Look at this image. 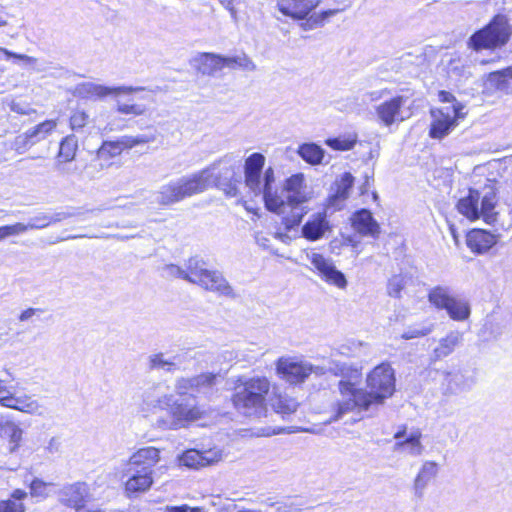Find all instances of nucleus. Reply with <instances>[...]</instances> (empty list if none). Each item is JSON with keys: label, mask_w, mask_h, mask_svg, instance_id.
I'll return each instance as SVG.
<instances>
[{"label": "nucleus", "mask_w": 512, "mask_h": 512, "mask_svg": "<svg viewBox=\"0 0 512 512\" xmlns=\"http://www.w3.org/2000/svg\"><path fill=\"white\" fill-rule=\"evenodd\" d=\"M275 176L272 167L264 171L263 176V200L267 210L282 215V224L287 231L297 228L309 209L304 204L313 198V191L305 182L302 173H297L286 179L284 198L274 188Z\"/></svg>", "instance_id": "f257e3e1"}, {"label": "nucleus", "mask_w": 512, "mask_h": 512, "mask_svg": "<svg viewBox=\"0 0 512 512\" xmlns=\"http://www.w3.org/2000/svg\"><path fill=\"white\" fill-rule=\"evenodd\" d=\"M367 390L356 389L348 381L339 382V390L342 399L338 400L333 407V416L327 423L338 421L348 412L355 408L369 410L378 407L391 397L395 390L394 370L388 363L376 366L366 378Z\"/></svg>", "instance_id": "f03ea898"}, {"label": "nucleus", "mask_w": 512, "mask_h": 512, "mask_svg": "<svg viewBox=\"0 0 512 512\" xmlns=\"http://www.w3.org/2000/svg\"><path fill=\"white\" fill-rule=\"evenodd\" d=\"M269 391L270 381L266 377H239L233 388L232 404L241 415L260 418L266 415Z\"/></svg>", "instance_id": "7ed1b4c3"}, {"label": "nucleus", "mask_w": 512, "mask_h": 512, "mask_svg": "<svg viewBox=\"0 0 512 512\" xmlns=\"http://www.w3.org/2000/svg\"><path fill=\"white\" fill-rule=\"evenodd\" d=\"M209 177L208 170H200L172 179L159 188L157 203L161 206H172L186 198L203 193L208 189Z\"/></svg>", "instance_id": "20e7f679"}, {"label": "nucleus", "mask_w": 512, "mask_h": 512, "mask_svg": "<svg viewBox=\"0 0 512 512\" xmlns=\"http://www.w3.org/2000/svg\"><path fill=\"white\" fill-rule=\"evenodd\" d=\"M496 190L494 184L485 185L481 190L469 189L468 194L457 203L458 212L470 221L483 219L487 224L498 222L495 211Z\"/></svg>", "instance_id": "39448f33"}, {"label": "nucleus", "mask_w": 512, "mask_h": 512, "mask_svg": "<svg viewBox=\"0 0 512 512\" xmlns=\"http://www.w3.org/2000/svg\"><path fill=\"white\" fill-rule=\"evenodd\" d=\"M512 34V26L506 15L497 14L482 29L471 35L468 45L475 51L496 50L505 46Z\"/></svg>", "instance_id": "423d86ee"}, {"label": "nucleus", "mask_w": 512, "mask_h": 512, "mask_svg": "<svg viewBox=\"0 0 512 512\" xmlns=\"http://www.w3.org/2000/svg\"><path fill=\"white\" fill-rule=\"evenodd\" d=\"M168 414L158 417L154 426L161 430H177L185 427L188 423L201 418L202 411L196 405L190 402L188 398L174 399L168 406Z\"/></svg>", "instance_id": "0eeeda50"}, {"label": "nucleus", "mask_w": 512, "mask_h": 512, "mask_svg": "<svg viewBox=\"0 0 512 512\" xmlns=\"http://www.w3.org/2000/svg\"><path fill=\"white\" fill-rule=\"evenodd\" d=\"M275 366L277 375L291 385L304 383L312 374L316 376L324 375V369L321 365L313 364L298 357H280Z\"/></svg>", "instance_id": "6e6552de"}, {"label": "nucleus", "mask_w": 512, "mask_h": 512, "mask_svg": "<svg viewBox=\"0 0 512 512\" xmlns=\"http://www.w3.org/2000/svg\"><path fill=\"white\" fill-rule=\"evenodd\" d=\"M413 101L406 95H396L384 100L375 107V116L379 124L391 127L410 119L413 115Z\"/></svg>", "instance_id": "1a4fd4ad"}, {"label": "nucleus", "mask_w": 512, "mask_h": 512, "mask_svg": "<svg viewBox=\"0 0 512 512\" xmlns=\"http://www.w3.org/2000/svg\"><path fill=\"white\" fill-rule=\"evenodd\" d=\"M204 170H208L210 174L208 188L214 185L223 190L227 196H237L238 180L236 175L237 170H239V165H236L231 157L225 156Z\"/></svg>", "instance_id": "9d476101"}, {"label": "nucleus", "mask_w": 512, "mask_h": 512, "mask_svg": "<svg viewBox=\"0 0 512 512\" xmlns=\"http://www.w3.org/2000/svg\"><path fill=\"white\" fill-rule=\"evenodd\" d=\"M306 259L310 263L309 269L316 273L321 280L339 289H346L348 281L345 275L337 269L331 258L310 251L306 252Z\"/></svg>", "instance_id": "9b49d317"}, {"label": "nucleus", "mask_w": 512, "mask_h": 512, "mask_svg": "<svg viewBox=\"0 0 512 512\" xmlns=\"http://www.w3.org/2000/svg\"><path fill=\"white\" fill-rule=\"evenodd\" d=\"M463 106L460 103L451 107L441 109H432V123L429 135L434 139H442L447 136L450 131L457 126V121L464 118L465 113L462 112Z\"/></svg>", "instance_id": "f8f14e48"}, {"label": "nucleus", "mask_w": 512, "mask_h": 512, "mask_svg": "<svg viewBox=\"0 0 512 512\" xmlns=\"http://www.w3.org/2000/svg\"><path fill=\"white\" fill-rule=\"evenodd\" d=\"M145 90V87L140 86L108 87L94 82H83L75 87L74 93L82 99L103 100L108 96L128 95Z\"/></svg>", "instance_id": "ddd939ff"}, {"label": "nucleus", "mask_w": 512, "mask_h": 512, "mask_svg": "<svg viewBox=\"0 0 512 512\" xmlns=\"http://www.w3.org/2000/svg\"><path fill=\"white\" fill-rule=\"evenodd\" d=\"M219 373L206 372L192 377H181L175 382V391L179 396H185L190 391L208 395L218 383Z\"/></svg>", "instance_id": "4468645a"}, {"label": "nucleus", "mask_w": 512, "mask_h": 512, "mask_svg": "<svg viewBox=\"0 0 512 512\" xmlns=\"http://www.w3.org/2000/svg\"><path fill=\"white\" fill-rule=\"evenodd\" d=\"M264 164L265 157L261 153H253L245 160V184L256 196H263V184L260 175Z\"/></svg>", "instance_id": "2eb2a0df"}, {"label": "nucleus", "mask_w": 512, "mask_h": 512, "mask_svg": "<svg viewBox=\"0 0 512 512\" xmlns=\"http://www.w3.org/2000/svg\"><path fill=\"white\" fill-rule=\"evenodd\" d=\"M89 488L85 482L64 485L58 492V500L63 505L79 510L84 507Z\"/></svg>", "instance_id": "dca6fc26"}, {"label": "nucleus", "mask_w": 512, "mask_h": 512, "mask_svg": "<svg viewBox=\"0 0 512 512\" xmlns=\"http://www.w3.org/2000/svg\"><path fill=\"white\" fill-rule=\"evenodd\" d=\"M160 461V450L158 448L149 446L138 449L134 452L127 463V471L132 472V469H139L145 472H152L153 467Z\"/></svg>", "instance_id": "f3484780"}, {"label": "nucleus", "mask_w": 512, "mask_h": 512, "mask_svg": "<svg viewBox=\"0 0 512 512\" xmlns=\"http://www.w3.org/2000/svg\"><path fill=\"white\" fill-rule=\"evenodd\" d=\"M23 434L24 431L17 422L5 417L0 418V439L10 454L16 453L20 448Z\"/></svg>", "instance_id": "a211bd4d"}, {"label": "nucleus", "mask_w": 512, "mask_h": 512, "mask_svg": "<svg viewBox=\"0 0 512 512\" xmlns=\"http://www.w3.org/2000/svg\"><path fill=\"white\" fill-rule=\"evenodd\" d=\"M200 287L226 298L235 299L237 297L234 288L219 270H209L204 280L201 281Z\"/></svg>", "instance_id": "6ab92c4d"}, {"label": "nucleus", "mask_w": 512, "mask_h": 512, "mask_svg": "<svg viewBox=\"0 0 512 512\" xmlns=\"http://www.w3.org/2000/svg\"><path fill=\"white\" fill-rule=\"evenodd\" d=\"M222 458L220 450L210 449L206 451H198L190 449L183 453L180 457L181 465L189 468L198 469L218 462Z\"/></svg>", "instance_id": "aec40b11"}, {"label": "nucleus", "mask_w": 512, "mask_h": 512, "mask_svg": "<svg viewBox=\"0 0 512 512\" xmlns=\"http://www.w3.org/2000/svg\"><path fill=\"white\" fill-rule=\"evenodd\" d=\"M321 0H280V12L296 20L306 19L307 16L319 6Z\"/></svg>", "instance_id": "412c9836"}, {"label": "nucleus", "mask_w": 512, "mask_h": 512, "mask_svg": "<svg viewBox=\"0 0 512 512\" xmlns=\"http://www.w3.org/2000/svg\"><path fill=\"white\" fill-rule=\"evenodd\" d=\"M330 230V224L327 220L325 211L312 214L306 223L302 226V236L309 241H317L324 237Z\"/></svg>", "instance_id": "4be33fe9"}, {"label": "nucleus", "mask_w": 512, "mask_h": 512, "mask_svg": "<svg viewBox=\"0 0 512 512\" xmlns=\"http://www.w3.org/2000/svg\"><path fill=\"white\" fill-rule=\"evenodd\" d=\"M78 149L77 137L73 134L68 135L60 142L59 152L55 161V169L60 174H68L69 170L66 163L74 160Z\"/></svg>", "instance_id": "5701e85b"}, {"label": "nucleus", "mask_w": 512, "mask_h": 512, "mask_svg": "<svg viewBox=\"0 0 512 512\" xmlns=\"http://www.w3.org/2000/svg\"><path fill=\"white\" fill-rule=\"evenodd\" d=\"M468 248L478 254L487 252L496 244V237L483 229H473L466 236Z\"/></svg>", "instance_id": "b1692460"}, {"label": "nucleus", "mask_w": 512, "mask_h": 512, "mask_svg": "<svg viewBox=\"0 0 512 512\" xmlns=\"http://www.w3.org/2000/svg\"><path fill=\"white\" fill-rule=\"evenodd\" d=\"M463 343V333L458 330L450 331L438 341V345L432 352V360H442L451 355L457 347Z\"/></svg>", "instance_id": "393cba45"}, {"label": "nucleus", "mask_w": 512, "mask_h": 512, "mask_svg": "<svg viewBox=\"0 0 512 512\" xmlns=\"http://www.w3.org/2000/svg\"><path fill=\"white\" fill-rule=\"evenodd\" d=\"M5 408L17 410L27 414H41V405L32 395L16 394L13 391L8 397Z\"/></svg>", "instance_id": "a878e982"}, {"label": "nucleus", "mask_w": 512, "mask_h": 512, "mask_svg": "<svg viewBox=\"0 0 512 512\" xmlns=\"http://www.w3.org/2000/svg\"><path fill=\"white\" fill-rule=\"evenodd\" d=\"M354 177L346 172L334 184V192L328 198V207L334 210H340L344 201L348 198L350 189L352 188Z\"/></svg>", "instance_id": "bb28decb"}, {"label": "nucleus", "mask_w": 512, "mask_h": 512, "mask_svg": "<svg viewBox=\"0 0 512 512\" xmlns=\"http://www.w3.org/2000/svg\"><path fill=\"white\" fill-rule=\"evenodd\" d=\"M352 226L363 236L377 237L380 233L378 223L373 218L371 212L366 209H362L353 215Z\"/></svg>", "instance_id": "cd10ccee"}, {"label": "nucleus", "mask_w": 512, "mask_h": 512, "mask_svg": "<svg viewBox=\"0 0 512 512\" xmlns=\"http://www.w3.org/2000/svg\"><path fill=\"white\" fill-rule=\"evenodd\" d=\"M193 66L203 75L214 76L223 69L222 55L200 53L193 59Z\"/></svg>", "instance_id": "c85d7f7f"}, {"label": "nucleus", "mask_w": 512, "mask_h": 512, "mask_svg": "<svg viewBox=\"0 0 512 512\" xmlns=\"http://www.w3.org/2000/svg\"><path fill=\"white\" fill-rule=\"evenodd\" d=\"M56 127L57 122L55 120H46L19 135L16 142L23 145H33L45 139Z\"/></svg>", "instance_id": "c756f323"}, {"label": "nucleus", "mask_w": 512, "mask_h": 512, "mask_svg": "<svg viewBox=\"0 0 512 512\" xmlns=\"http://www.w3.org/2000/svg\"><path fill=\"white\" fill-rule=\"evenodd\" d=\"M126 474H130L125 483L126 492L129 494L146 492L153 484L152 472L132 469V472L126 470Z\"/></svg>", "instance_id": "7c9ffc66"}, {"label": "nucleus", "mask_w": 512, "mask_h": 512, "mask_svg": "<svg viewBox=\"0 0 512 512\" xmlns=\"http://www.w3.org/2000/svg\"><path fill=\"white\" fill-rule=\"evenodd\" d=\"M438 474V465L434 461H425L418 474L414 479V494L418 498H422L427 488L428 484L434 479Z\"/></svg>", "instance_id": "2f4dec72"}, {"label": "nucleus", "mask_w": 512, "mask_h": 512, "mask_svg": "<svg viewBox=\"0 0 512 512\" xmlns=\"http://www.w3.org/2000/svg\"><path fill=\"white\" fill-rule=\"evenodd\" d=\"M73 216H75V214L69 212H59L52 216L45 213H41L33 217L27 224L18 222L17 226L22 227L21 230H19V234H22L30 229H44L51 223H57Z\"/></svg>", "instance_id": "473e14b6"}, {"label": "nucleus", "mask_w": 512, "mask_h": 512, "mask_svg": "<svg viewBox=\"0 0 512 512\" xmlns=\"http://www.w3.org/2000/svg\"><path fill=\"white\" fill-rule=\"evenodd\" d=\"M486 85L499 92L512 93V66L491 72L487 77Z\"/></svg>", "instance_id": "72a5a7b5"}, {"label": "nucleus", "mask_w": 512, "mask_h": 512, "mask_svg": "<svg viewBox=\"0 0 512 512\" xmlns=\"http://www.w3.org/2000/svg\"><path fill=\"white\" fill-rule=\"evenodd\" d=\"M185 354H177L172 358L168 359L164 357L163 353H156L149 356V368L150 369H162L166 372H174L175 370L181 369Z\"/></svg>", "instance_id": "f704fd0d"}, {"label": "nucleus", "mask_w": 512, "mask_h": 512, "mask_svg": "<svg viewBox=\"0 0 512 512\" xmlns=\"http://www.w3.org/2000/svg\"><path fill=\"white\" fill-rule=\"evenodd\" d=\"M186 267V281L198 285H201V281L204 280L210 269L206 268V263L199 257H191L185 262Z\"/></svg>", "instance_id": "c9c22d12"}, {"label": "nucleus", "mask_w": 512, "mask_h": 512, "mask_svg": "<svg viewBox=\"0 0 512 512\" xmlns=\"http://www.w3.org/2000/svg\"><path fill=\"white\" fill-rule=\"evenodd\" d=\"M454 321H465L470 317L471 307L469 302L457 295H454L449 304L443 309Z\"/></svg>", "instance_id": "e433bc0d"}, {"label": "nucleus", "mask_w": 512, "mask_h": 512, "mask_svg": "<svg viewBox=\"0 0 512 512\" xmlns=\"http://www.w3.org/2000/svg\"><path fill=\"white\" fill-rule=\"evenodd\" d=\"M159 386H154L143 393V403L149 409H166L172 402V395L161 393Z\"/></svg>", "instance_id": "4c0bfd02"}, {"label": "nucleus", "mask_w": 512, "mask_h": 512, "mask_svg": "<svg viewBox=\"0 0 512 512\" xmlns=\"http://www.w3.org/2000/svg\"><path fill=\"white\" fill-rule=\"evenodd\" d=\"M297 154L310 165L322 163L325 151L316 143H304L298 147Z\"/></svg>", "instance_id": "58836bf2"}, {"label": "nucleus", "mask_w": 512, "mask_h": 512, "mask_svg": "<svg viewBox=\"0 0 512 512\" xmlns=\"http://www.w3.org/2000/svg\"><path fill=\"white\" fill-rule=\"evenodd\" d=\"M455 294L448 286H435L428 292V301L435 308L443 310Z\"/></svg>", "instance_id": "ea45409f"}, {"label": "nucleus", "mask_w": 512, "mask_h": 512, "mask_svg": "<svg viewBox=\"0 0 512 512\" xmlns=\"http://www.w3.org/2000/svg\"><path fill=\"white\" fill-rule=\"evenodd\" d=\"M222 63L223 68H229V69H242L245 71H255L256 70V64L253 62V60L248 57L245 53H242L240 55L231 56V57H225L222 56Z\"/></svg>", "instance_id": "a19ab883"}, {"label": "nucleus", "mask_w": 512, "mask_h": 512, "mask_svg": "<svg viewBox=\"0 0 512 512\" xmlns=\"http://www.w3.org/2000/svg\"><path fill=\"white\" fill-rule=\"evenodd\" d=\"M420 433H412L407 439L395 444L396 450L408 453L411 456H419L423 452V445L420 442Z\"/></svg>", "instance_id": "79ce46f5"}, {"label": "nucleus", "mask_w": 512, "mask_h": 512, "mask_svg": "<svg viewBox=\"0 0 512 512\" xmlns=\"http://www.w3.org/2000/svg\"><path fill=\"white\" fill-rule=\"evenodd\" d=\"M445 380L447 382V390L451 394H456L460 391L470 389L472 386V381H470L468 378H466L460 372H456V373L447 372Z\"/></svg>", "instance_id": "37998d69"}, {"label": "nucleus", "mask_w": 512, "mask_h": 512, "mask_svg": "<svg viewBox=\"0 0 512 512\" xmlns=\"http://www.w3.org/2000/svg\"><path fill=\"white\" fill-rule=\"evenodd\" d=\"M357 139V134L348 133L340 135L336 138H329L325 141V143L334 150L347 151L351 150L355 146Z\"/></svg>", "instance_id": "c03bdc74"}, {"label": "nucleus", "mask_w": 512, "mask_h": 512, "mask_svg": "<svg viewBox=\"0 0 512 512\" xmlns=\"http://www.w3.org/2000/svg\"><path fill=\"white\" fill-rule=\"evenodd\" d=\"M321 366L324 369V375L326 373H332L334 375L348 376L352 372L350 365L336 359H331L327 365Z\"/></svg>", "instance_id": "a18cd8bd"}, {"label": "nucleus", "mask_w": 512, "mask_h": 512, "mask_svg": "<svg viewBox=\"0 0 512 512\" xmlns=\"http://www.w3.org/2000/svg\"><path fill=\"white\" fill-rule=\"evenodd\" d=\"M116 111L125 115L142 116L146 113L147 107L143 104H128L117 101Z\"/></svg>", "instance_id": "49530a36"}, {"label": "nucleus", "mask_w": 512, "mask_h": 512, "mask_svg": "<svg viewBox=\"0 0 512 512\" xmlns=\"http://www.w3.org/2000/svg\"><path fill=\"white\" fill-rule=\"evenodd\" d=\"M343 9H329L321 12L320 14H312L306 22V26L309 28H313L315 26L323 25L325 20L329 17H332L336 15L338 12L342 11Z\"/></svg>", "instance_id": "de8ad7c7"}, {"label": "nucleus", "mask_w": 512, "mask_h": 512, "mask_svg": "<svg viewBox=\"0 0 512 512\" xmlns=\"http://www.w3.org/2000/svg\"><path fill=\"white\" fill-rule=\"evenodd\" d=\"M89 116L85 111L74 110L69 119L70 128L78 131L86 126Z\"/></svg>", "instance_id": "09e8293b"}, {"label": "nucleus", "mask_w": 512, "mask_h": 512, "mask_svg": "<svg viewBox=\"0 0 512 512\" xmlns=\"http://www.w3.org/2000/svg\"><path fill=\"white\" fill-rule=\"evenodd\" d=\"M123 149L120 145V140L116 141H104L98 150L99 155H108L110 157H116L122 153Z\"/></svg>", "instance_id": "8fccbe9b"}, {"label": "nucleus", "mask_w": 512, "mask_h": 512, "mask_svg": "<svg viewBox=\"0 0 512 512\" xmlns=\"http://www.w3.org/2000/svg\"><path fill=\"white\" fill-rule=\"evenodd\" d=\"M405 287V280L400 275L393 276L387 286L388 295L391 297L399 298L401 296V291Z\"/></svg>", "instance_id": "3c124183"}, {"label": "nucleus", "mask_w": 512, "mask_h": 512, "mask_svg": "<svg viewBox=\"0 0 512 512\" xmlns=\"http://www.w3.org/2000/svg\"><path fill=\"white\" fill-rule=\"evenodd\" d=\"M50 484L39 478H35L30 484V495L32 497L45 499L48 497L47 488Z\"/></svg>", "instance_id": "603ef678"}, {"label": "nucleus", "mask_w": 512, "mask_h": 512, "mask_svg": "<svg viewBox=\"0 0 512 512\" xmlns=\"http://www.w3.org/2000/svg\"><path fill=\"white\" fill-rule=\"evenodd\" d=\"M433 329H434L433 324H429V325L422 326V327H413V328H410L409 330H407L406 332H404L402 334V338L405 340H410V339H414V338L423 337V336L430 334L433 331Z\"/></svg>", "instance_id": "864d4df0"}, {"label": "nucleus", "mask_w": 512, "mask_h": 512, "mask_svg": "<svg viewBox=\"0 0 512 512\" xmlns=\"http://www.w3.org/2000/svg\"><path fill=\"white\" fill-rule=\"evenodd\" d=\"M298 403L294 399L280 398L276 404V410L282 415H290L296 412Z\"/></svg>", "instance_id": "5fc2aeb1"}, {"label": "nucleus", "mask_w": 512, "mask_h": 512, "mask_svg": "<svg viewBox=\"0 0 512 512\" xmlns=\"http://www.w3.org/2000/svg\"><path fill=\"white\" fill-rule=\"evenodd\" d=\"M26 508L22 502L12 499L0 501V512H25Z\"/></svg>", "instance_id": "6e6d98bb"}, {"label": "nucleus", "mask_w": 512, "mask_h": 512, "mask_svg": "<svg viewBox=\"0 0 512 512\" xmlns=\"http://www.w3.org/2000/svg\"><path fill=\"white\" fill-rule=\"evenodd\" d=\"M0 52L5 54V56L7 58H13V59H17V60H21V61H24L25 63L27 64H35L37 62V59L34 58V57H31V56H28V55H25V54H18V53H14L6 48H3V47H0Z\"/></svg>", "instance_id": "4d7b16f0"}, {"label": "nucleus", "mask_w": 512, "mask_h": 512, "mask_svg": "<svg viewBox=\"0 0 512 512\" xmlns=\"http://www.w3.org/2000/svg\"><path fill=\"white\" fill-rule=\"evenodd\" d=\"M167 275L171 277L181 278L183 280H186V267H180L178 265L170 264L166 265L164 268Z\"/></svg>", "instance_id": "13d9d810"}, {"label": "nucleus", "mask_w": 512, "mask_h": 512, "mask_svg": "<svg viewBox=\"0 0 512 512\" xmlns=\"http://www.w3.org/2000/svg\"><path fill=\"white\" fill-rule=\"evenodd\" d=\"M21 226H17V223L12 225L0 226V241L10 237L19 235V230H21Z\"/></svg>", "instance_id": "bf43d9fd"}, {"label": "nucleus", "mask_w": 512, "mask_h": 512, "mask_svg": "<svg viewBox=\"0 0 512 512\" xmlns=\"http://www.w3.org/2000/svg\"><path fill=\"white\" fill-rule=\"evenodd\" d=\"M447 72L450 76H462L464 73V66L460 60H451L447 67Z\"/></svg>", "instance_id": "052dcab7"}, {"label": "nucleus", "mask_w": 512, "mask_h": 512, "mask_svg": "<svg viewBox=\"0 0 512 512\" xmlns=\"http://www.w3.org/2000/svg\"><path fill=\"white\" fill-rule=\"evenodd\" d=\"M254 238L257 245H259L263 249L269 250L271 248L270 238L268 234H265L264 232H256Z\"/></svg>", "instance_id": "680f3d73"}, {"label": "nucleus", "mask_w": 512, "mask_h": 512, "mask_svg": "<svg viewBox=\"0 0 512 512\" xmlns=\"http://www.w3.org/2000/svg\"><path fill=\"white\" fill-rule=\"evenodd\" d=\"M11 388L8 387L4 380L0 379V405L4 407L9 395L11 394Z\"/></svg>", "instance_id": "e2e57ef3"}, {"label": "nucleus", "mask_w": 512, "mask_h": 512, "mask_svg": "<svg viewBox=\"0 0 512 512\" xmlns=\"http://www.w3.org/2000/svg\"><path fill=\"white\" fill-rule=\"evenodd\" d=\"M12 111L21 114V115H29L34 113L35 110L32 109L29 105L21 104V103H13L11 106Z\"/></svg>", "instance_id": "0e129e2a"}, {"label": "nucleus", "mask_w": 512, "mask_h": 512, "mask_svg": "<svg viewBox=\"0 0 512 512\" xmlns=\"http://www.w3.org/2000/svg\"><path fill=\"white\" fill-rule=\"evenodd\" d=\"M43 310L40 309V308H28L26 310H24L20 315H19V320L21 322H25V321H28L29 319H31L36 313H42Z\"/></svg>", "instance_id": "69168bd1"}, {"label": "nucleus", "mask_w": 512, "mask_h": 512, "mask_svg": "<svg viewBox=\"0 0 512 512\" xmlns=\"http://www.w3.org/2000/svg\"><path fill=\"white\" fill-rule=\"evenodd\" d=\"M438 98L441 102H445V103H453V105H456L458 102L456 101L455 97L453 94H451L450 92L448 91H440L438 93Z\"/></svg>", "instance_id": "338daca9"}, {"label": "nucleus", "mask_w": 512, "mask_h": 512, "mask_svg": "<svg viewBox=\"0 0 512 512\" xmlns=\"http://www.w3.org/2000/svg\"><path fill=\"white\" fill-rule=\"evenodd\" d=\"M119 140L123 150L132 149L135 147L133 136L124 135L120 137Z\"/></svg>", "instance_id": "774afa93"}]
</instances>
